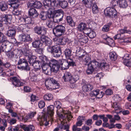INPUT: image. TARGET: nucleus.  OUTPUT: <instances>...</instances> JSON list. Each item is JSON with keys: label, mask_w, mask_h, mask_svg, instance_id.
Masks as SVG:
<instances>
[{"label": "nucleus", "mask_w": 131, "mask_h": 131, "mask_svg": "<svg viewBox=\"0 0 131 131\" xmlns=\"http://www.w3.org/2000/svg\"><path fill=\"white\" fill-rule=\"evenodd\" d=\"M42 6V4L39 1H36L35 2L34 7L37 8H39Z\"/></svg>", "instance_id": "obj_51"}, {"label": "nucleus", "mask_w": 131, "mask_h": 131, "mask_svg": "<svg viewBox=\"0 0 131 131\" xmlns=\"http://www.w3.org/2000/svg\"><path fill=\"white\" fill-rule=\"evenodd\" d=\"M28 51L30 52V54H31V52H30L29 50L27 51V56H28V59L30 65H32L36 61V57L35 56L29 55L28 53Z\"/></svg>", "instance_id": "obj_20"}, {"label": "nucleus", "mask_w": 131, "mask_h": 131, "mask_svg": "<svg viewBox=\"0 0 131 131\" xmlns=\"http://www.w3.org/2000/svg\"><path fill=\"white\" fill-rule=\"evenodd\" d=\"M127 27H124L123 29H119V31L121 34H123L126 33L129 34L131 35V31L129 30H127Z\"/></svg>", "instance_id": "obj_33"}, {"label": "nucleus", "mask_w": 131, "mask_h": 131, "mask_svg": "<svg viewBox=\"0 0 131 131\" xmlns=\"http://www.w3.org/2000/svg\"><path fill=\"white\" fill-rule=\"evenodd\" d=\"M45 85L48 89L50 90H56L59 88V84L53 78H49L46 80Z\"/></svg>", "instance_id": "obj_4"}, {"label": "nucleus", "mask_w": 131, "mask_h": 131, "mask_svg": "<svg viewBox=\"0 0 131 131\" xmlns=\"http://www.w3.org/2000/svg\"><path fill=\"white\" fill-rule=\"evenodd\" d=\"M62 54V51L54 52L52 53L53 57L55 58L60 57Z\"/></svg>", "instance_id": "obj_60"}, {"label": "nucleus", "mask_w": 131, "mask_h": 131, "mask_svg": "<svg viewBox=\"0 0 131 131\" xmlns=\"http://www.w3.org/2000/svg\"><path fill=\"white\" fill-rule=\"evenodd\" d=\"M54 40L56 41L57 43L59 45H64L66 44L67 41L66 39L64 37H62L61 38H56L54 39Z\"/></svg>", "instance_id": "obj_21"}, {"label": "nucleus", "mask_w": 131, "mask_h": 131, "mask_svg": "<svg viewBox=\"0 0 131 131\" xmlns=\"http://www.w3.org/2000/svg\"><path fill=\"white\" fill-rule=\"evenodd\" d=\"M51 2L52 6L57 7L59 3V0H50Z\"/></svg>", "instance_id": "obj_43"}, {"label": "nucleus", "mask_w": 131, "mask_h": 131, "mask_svg": "<svg viewBox=\"0 0 131 131\" xmlns=\"http://www.w3.org/2000/svg\"><path fill=\"white\" fill-rule=\"evenodd\" d=\"M30 101L31 102H34L35 101L38 100V97L35 95L32 94L30 96Z\"/></svg>", "instance_id": "obj_59"}, {"label": "nucleus", "mask_w": 131, "mask_h": 131, "mask_svg": "<svg viewBox=\"0 0 131 131\" xmlns=\"http://www.w3.org/2000/svg\"><path fill=\"white\" fill-rule=\"evenodd\" d=\"M100 67L102 69H107L109 67L108 63H106L102 62L100 64Z\"/></svg>", "instance_id": "obj_40"}, {"label": "nucleus", "mask_w": 131, "mask_h": 131, "mask_svg": "<svg viewBox=\"0 0 131 131\" xmlns=\"http://www.w3.org/2000/svg\"><path fill=\"white\" fill-rule=\"evenodd\" d=\"M53 95L50 93H47L43 96V99L46 101H49L53 98Z\"/></svg>", "instance_id": "obj_34"}, {"label": "nucleus", "mask_w": 131, "mask_h": 131, "mask_svg": "<svg viewBox=\"0 0 131 131\" xmlns=\"http://www.w3.org/2000/svg\"><path fill=\"white\" fill-rule=\"evenodd\" d=\"M82 2L87 8L91 7L93 4L92 0H83Z\"/></svg>", "instance_id": "obj_31"}, {"label": "nucleus", "mask_w": 131, "mask_h": 131, "mask_svg": "<svg viewBox=\"0 0 131 131\" xmlns=\"http://www.w3.org/2000/svg\"><path fill=\"white\" fill-rule=\"evenodd\" d=\"M6 35L9 37H14L16 34V31L14 27L9 26L8 28Z\"/></svg>", "instance_id": "obj_14"}, {"label": "nucleus", "mask_w": 131, "mask_h": 131, "mask_svg": "<svg viewBox=\"0 0 131 131\" xmlns=\"http://www.w3.org/2000/svg\"><path fill=\"white\" fill-rule=\"evenodd\" d=\"M54 105L57 110V113L60 120L63 123L67 122V120L69 122L73 117L70 111H65L61 108V104L58 101H56L54 103Z\"/></svg>", "instance_id": "obj_1"}, {"label": "nucleus", "mask_w": 131, "mask_h": 131, "mask_svg": "<svg viewBox=\"0 0 131 131\" xmlns=\"http://www.w3.org/2000/svg\"><path fill=\"white\" fill-rule=\"evenodd\" d=\"M61 51H62L60 47L57 46H53V48L52 53Z\"/></svg>", "instance_id": "obj_52"}, {"label": "nucleus", "mask_w": 131, "mask_h": 131, "mask_svg": "<svg viewBox=\"0 0 131 131\" xmlns=\"http://www.w3.org/2000/svg\"><path fill=\"white\" fill-rule=\"evenodd\" d=\"M29 15L33 18H36L38 16L37 11L34 8H30L29 10Z\"/></svg>", "instance_id": "obj_19"}, {"label": "nucleus", "mask_w": 131, "mask_h": 131, "mask_svg": "<svg viewBox=\"0 0 131 131\" xmlns=\"http://www.w3.org/2000/svg\"><path fill=\"white\" fill-rule=\"evenodd\" d=\"M92 11L93 13L94 14H96L98 12V8L96 4H93L92 8Z\"/></svg>", "instance_id": "obj_45"}, {"label": "nucleus", "mask_w": 131, "mask_h": 131, "mask_svg": "<svg viewBox=\"0 0 131 131\" xmlns=\"http://www.w3.org/2000/svg\"><path fill=\"white\" fill-rule=\"evenodd\" d=\"M118 5L117 3V1L115 0H112L110 3V6L111 7L114 8L117 5Z\"/></svg>", "instance_id": "obj_55"}, {"label": "nucleus", "mask_w": 131, "mask_h": 131, "mask_svg": "<svg viewBox=\"0 0 131 131\" xmlns=\"http://www.w3.org/2000/svg\"><path fill=\"white\" fill-rule=\"evenodd\" d=\"M79 59L82 61L85 64L91 61V58L88 53L85 52H83V54L79 57Z\"/></svg>", "instance_id": "obj_10"}, {"label": "nucleus", "mask_w": 131, "mask_h": 131, "mask_svg": "<svg viewBox=\"0 0 131 131\" xmlns=\"http://www.w3.org/2000/svg\"><path fill=\"white\" fill-rule=\"evenodd\" d=\"M42 45L40 40H35L32 43V46L34 48H39L40 47H41Z\"/></svg>", "instance_id": "obj_27"}, {"label": "nucleus", "mask_w": 131, "mask_h": 131, "mask_svg": "<svg viewBox=\"0 0 131 131\" xmlns=\"http://www.w3.org/2000/svg\"><path fill=\"white\" fill-rule=\"evenodd\" d=\"M21 128L24 131H33L35 129V127L32 125H30L28 126L23 125Z\"/></svg>", "instance_id": "obj_23"}, {"label": "nucleus", "mask_w": 131, "mask_h": 131, "mask_svg": "<svg viewBox=\"0 0 131 131\" xmlns=\"http://www.w3.org/2000/svg\"><path fill=\"white\" fill-rule=\"evenodd\" d=\"M117 3L120 8H126L128 5L126 0H117Z\"/></svg>", "instance_id": "obj_18"}, {"label": "nucleus", "mask_w": 131, "mask_h": 131, "mask_svg": "<svg viewBox=\"0 0 131 131\" xmlns=\"http://www.w3.org/2000/svg\"><path fill=\"white\" fill-rule=\"evenodd\" d=\"M131 58V55L128 54H125L124 56L122 58L123 61L125 60H129Z\"/></svg>", "instance_id": "obj_56"}, {"label": "nucleus", "mask_w": 131, "mask_h": 131, "mask_svg": "<svg viewBox=\"0 0 131 131\" xmlns=\"http://www.w3.org/2000/svg\"><path fill=\"white\" fill-rule=\"evenodd\" d=\"M89 31H87L85 32V34L87 35L90 38H93L95 37L96 36L95 32L93 31H91L90 32Z\"/></svg>", "instance_id": "obj_35"}, {"label": "nucleus", "mask_w": 131, "mask_h": 131, "mask_svg": "<svg viewBox=\"0 0 131 131\" xmlns=\"http://www.w3.org/2000/svg\"><path fill=\"white\" fill-rule=\"evenodd\" d=\"M95 68L92 65L91 63L89 64L88 69L86 70L87 74L89 75L92 74L94 71Z\"/></svg>", "instance_id": "obj_29"}, {"label": "nucleus", "mask_w": 131, "mask_h": 131, "mask_svg": "<svg viewBox=\"0 0 131 131\" xmlns=\"http://www.w3.org/2000/svg\"><path fill=\"white\" fill-rule=\"evenodd\" d=\"M114 101V102L118 103L121 100V98L119 94H115L112 97Z\"/></svg>", "instance_id": "obj_37"}, {"label": "nucleus", "mask_w": 131, "mask_h": 131, "mask_svg": "<svg viewBox=\"0 0 131 131\" xmlns=\"http://www.w3.org/2000/svg\"><path fill=\"white\" fill-rule=\"evenodd\" d=\"M54 106L53 105H50L47 107V113L50 116L51 119L53 120V115Z\"/></svg>", "instance_id": "obj_22"}, {"label": "nucleus", "mask_w": 131, "mask_h": 131, "mask_svg": "<svg viewBox=\"0 0 131 131\" xmlns=\"http://www.w3.org/2000/svg\"><path fill=\"white\" fill-rule=\"evenodd\" d=\"M6 55L9 58L11 59L14 57L15 54L13 51H9L7 53Z\"/></svg>", "instance_id": "obj_53"}, {"label": "nucleus", "mask_w": 131, "mask_h": 131, "mask_svg": "<svg viewBox=\"0 0 131 131\" xmlns=\"http://www.w3.org/2000/svg\"><path fill=\"white\" fill-rule=\"evenodd\" d=\"M40 62L39 61H37L34 62L32 65L34 67L35 69L39 70L40 68Z\"/></svg>", "instance_id": "obj_42"}, {"label": "nucleus", "mask_w": 131, "mask_h": 131, "mask_svg": "<svg viewBox=\"0 0 131 131\" xmlns=\"http://www.w3.org/2000/svg\"><path fill=\"white\" fill-rule=\"evenodd\" d=\"M52 31L53 34L56 36L60 37L64 34L65 28L61 25H58L53 29Z\"/></svg>", "instance_id": "obj_6"}, {"label": "nucleus", "mask_w": 131, "mask_h": 131, "mask_svg": "<svg viewBox=\"0 0 131 131\" xmlns=\"http://www.w3.org/2000/svg\"><path fill=\"white\" fill-rule=\"evenodd\" d=\"M91 63L95 68L99 66V63L95 60H93Z\"/></svg>", "instance_id": "obj_62"}, {"label": "nucleus", "mask_w": 131, "mask_h": 131, "mask_svg": "<svg viewBox=\"0 0 131 131\" xmlns=\"http://www.w3.org/2000/svg\"><path fill=\"white\" fill-rule=\"evenodd\" d=\"M59 3L58 5L61 6V7L63 8H66L68 5V3L67 1H60L59 0Z\"/></svg>", "instance_id": "obj_41"}, {"label": "nucleus", "mask_w": 131, "mask_h": 131, "mask_svg": "<svg viewBox=\"0 0 131 131\" xmlns=\"http://www.w3.org/2000/svg\"><path fill=\"white\" fill-rule=\"evenodd\" d=\"M60 61V65L61 66L62 70H66L69 68L68 61H65L63 62L61 61Z\"/></svg>", "instance_id": "obj_25"}, {"label": "nucleus", "mask_w": 131, "mask_h": 131, "mask_svg": "<svg viewBox=\"0 0 131 131\" xmlns=\"http://www.w3.org/2000/svg\"><path fill=\"white\" fill-rule=\"evenodd\" d=\"M84 117L81 116H79L78 118V121L76 123L77 126H80L82 124V122L84 121Z\"/></svg>", "instance_id": "obj_32"}, {"label": "nucleus", "mask_w": 131, "mask_h": 131, "mask_svg": "<svg viewBox=\"0 0 131 131\" xmlns=\"http://www.w3.org/2000/svg\"><path fill=\"white\" fill-rule=\"evenodd\" d=\"M17 65V68L20 70L27 71L30 70L28 62L24 59H20L18 61Z\"/></svg>", "instance_id": "obj_5"}, {"label": "nucleus", "mask_w": 131, "mask_h": 131, "mask_svg": "<svg viewBox=\"0 0 131 131\" xmlns=\"http://www.w3.org/2000/svg\"><path fill=\"white\" fill-rule=\"evenodd\" d=\"M19 127L18 125L15 126H11L9 128V131H19Z\"/></svg>", "instance_id": "obj_48"}, {"label": "nucleus", "mask_w": 131, "mask_h": 131, "mask_svg": "<svg viewBox=\"0 0 131 131\" xmlns=\"http://www.w3.org/2000/svg\"><path fill=\"white\" fill-rule=\"evenodd\" d=\"M8 43L9 41L6 37L1 31H0V44H1V48L3 51L5 50Z\"/></svg>", "instance_id": "obj_9"}, {"label": "nucleus", "mask_w": 131, "mask_h": 131, "mask_svg": "<svg viewBox=\"0 0 131 131\" xmlns=\"http://www.w3.org/2000/svg\"><path fill=\"white\" fill-rule=\"evenodd\" d=\"M24 90L25 92L28 93L31 91V89L28 86H25L24 87Z\"/></svg>", "instance_id": "obj_64"}, {"label": "nucleus", "mask_w": 131, "mask_h": 131, "mask_svg": "<svg viewBox=\"0 0 131 131\" xmlns=\"http://www.w3.org/2000/svg\"><path fill=\"white\" fill-rule=\"evenodd\" d=\"M19 39L20 41L24 42H29L32 39L29 34L24 33L19 35Z\"/></svg>", "instance_id": "obj_13"}, {"label": "nucleus", "mask_w": 131, "mask_h": 131, "mask_svg": "<svg viewBox=\"0 0 131 131\" xmlns=\"http://www.w3.org/2000/svg\"><path fill=\"white\" fill-rule=\"evenodd\" d=\"M77 37L79 41L80 42L85 43L88 41V39L87 37L84 34H78L77 35Z\"/></svg>", "instance_id": "obj_17"}, {"label": "nucleus", "mask_w": 131, "mask_h": 131, "mask_svg": "<svg viewBox=\"0 0 131 131\" xmlns=\"http://www.w3.org/2000/svg\"><path fill=\"white\" fill-rule=\"evenodd\" d=\"M60 61H58L56 60L52 59L49 62L50 69L51 71L56 73L59 70L60 67Z\"/></svg>", "instance_id": "obj_8"}, {"label": "nucleus", "mask_w": 131, "mask_h": 131, "mask_svg": "<svg viewBox=\"0 0 131 131\" xmlns=\"http://www.w3.org/2000/svg\"><path fill=\"white\" fill-rule=\"evenodd\" d=\"M8 4L10 6V7L13 8H18L20 5L18 0H9Z\"/></svg>", "instance_id": "obj_16"}, {"label": "nucleus", "mask_w": 131, "mask_h": 131, "mask_svg": "<svg viewBox=\"0 0 131 131\" xmlns=\"http://www.w3.org/2000/svg\"><path fill=\"white\" fill-rule=\"evenodd\" d=\"M66 20L67 23L71 27H73L75 26V23L74 22L72 18L70 16H67Z\"/></svg>", "instance_id": "obj_26"}, {"label": "nucleus", "mask_w": 131, "mask_h": 131, "mask_svg": "<svg viewBox=\"0 0 131 131\" xmlns=\"http://www.w3.org/2000/svg\"><path fill=\"white\" fill-rule=\"evenodd\" d=\"M18 8H13V10L12 13L14 15H20L21 13V11L18 10L17 9Z\"/></svg>", "instance_id": "obj_44"}, {"label": "nucleus", "mask_w": 131, "mask_h": 131, "mask_svg": "<svg viewBox=\"0 0 131 131\" xmlns=\"http://www.w3.org/2000/svg\"><path fill=\"white\" fill-rule=\"evenodd\" d=\"M40 18L42 20H44L47 18V13L44 11H41L39 15Z\"/></svg>", "instance_id": "obj_38"}, {"label": "nucleus", "mask_w": 131, "mask_h": 131, "mask_svg": "<svg viewBox=\"0 0 131 131\" xmlns=\"http://www.w3.org/2000/svg\"><path fill=\"white\" fill-rule=\"evenodd\" d=\"M72 52V50L69 48H66L64 51L65 56L68 59H70Z\"/></svg>", "instance_id": "obj_28"}, {"label": "nucleus", "mask_w": 131, "mask_h": 131, "mask_svg": "<svg viewBox=\"0 0 131 131\" xmlns=\"http://www.w3.org/2000/svg\"><path fill=\"white\" fill-rule=\"evenodd\" d=\"M81 84L82 85V90L84 92L90 91L93 89L92 85L89 84L84 80H82Z\"/></svg>", "instance_id": "obj_12"}, {"label": "nucleus", "mask_w": 131, "mask_h": 131, "mask_svg": "<svg viewBox=\"0 0 131 131\" xmlns=\"http://www.w3.org/2000/svg\"><path fill=\"white\" fill-rule=\"evenodd\" d=\"M95 68L92 65L91 63L89 64L88 69L86 70L87 74L89 75L92 74L94 71Z\"/></svg>", "instance_id": "obj_30"}, {"label": "nucleus", "mask_w": 131, "mask_h": 131, "mask_svg": "<svg viewBox=\"0 0 131 131\" xmlns=\"http://www.w3.org/2000/svg\"><path fill=\"white\" fill-rule=\"evenodd\" d=\"M62 79L64 82H69L70 83V86L71 88H74L75 83L78 79V78H75L73 77L70 72H68L64 73Z\"/></svg>", "instance_id": "obj_3"}, {"label": "nucleus", "mask_w": 131, "mask_h": 131, "mask_svg": "<svg viewBox=\"0 0 131 131\" xmlns=\"http://www.w3.org/2000/svg\"><path fill=\"white\" fill-rule=\"evenodd\" d=\"M51 44L50 45L48 46L47 45H46L45 44H44L43 43V44L45 45V46H48V47L47 48V50L49 52H50L51 53V54L52 53L53 50V46H52V47L50 46V45H51L52 42L51 41Z\"/></svg>", "instance_id": "obj_58"}, {"label": "nucleus", "mask_w": 131, "mask_h": 131, "mask_svg": "<svg viewBox=\"0 0 131 131\" xmlns=\"http://www.w3.org/2000/svg\"><path fill=\"white\" fill-rule=\"evenodd\" d=\"M8 8L7 4L4 1L0 2V9L2 11H5Z\"/></svg>", "instance_id": "obj_24"}, {"label": "nucleus", "mask_w": 131, "mask_h": 131, "mask_svg": "<svg viewBox=\"0 0 131 131\" xmlns=\"http://www.w3.org/2000/svg\"><path fill=\"white\" fill-rule=\"evenodd\" d=\"M105 15L111 18H116L117 17V12L114 8L108 7L104 10Z\"/></svg>", "instance_id": "obj_7"}, {"label": "nucleus", "mask_w": 131, "mask_h": 131, "mask_svg": "<svg viewBox=\"0 0 131 131\" xmlns=\"http://www.w3.org/2000/svg\"><path fill=\"white\" fill-rule=\"evenodd\" d=\"M8 15H7L4 14L2 15L1 16V19H0L3 23L4 21L7 22L9 20Z\"/></svg>", "instance_id": "obj_39"}, {"label": "nucleus", "mask_w": 131, "mask_h": 131, "mask_svg": "<svg viewBox=\"0 0 131 131\" xmlns=\"http://www.w3.org/2000/svg\"><path fill=\"white\" fill-rule=\"evenodd\" d=\"M35 33L38 35H41V40L46 45H50L51 44V40L49 38L45 35L47 34V28L44 27L36 26L34 28Z\"/></svg>", "instance_id": "obj_2"}, {"label": "nucleus", "mask_w": 131, "mask_h": 131, "mask_svg": "<svg viewBox=\"0 0 131 131\" xmlns=\"http://www.w3.org/2000/svg\"><path fill=\"white\" fill-rule=\"evenodd\" d=\"M123 63L127 67H131V61H130L125 60L123 61Z\"/></svg>", "instance_id": "obj_61"}, {"label": "nucleus", "mask_w": 131, "mask_h": 131, "mask_svg": "<svg viewBox=\"0 0 131 131\" xmlns=\"http://www.w3.org/2000/svg\"><path fill=\"white\" fill-rule=\"evenodd\" d=\"M38 105L40 108H42L45 107V102L43 101H40L38 102Z\"/></svg>", "instance_id": "obj_57"}, {"label": "nucleus", "mask_w": 131, "mask_h": 131, "mask_svg": "<svg viewBox=\"0 0 131 131\" xmlns=\"http://www.w3.org/2000/svg\"><path fill=\"white\" fill-rule=\"evenodd\" d=\"M118 103L114 102L113 104L112 105V107L114 108L115 110H118L120 109V107L118 105Z\"/></svg>", "instance_id": "obj_54"}, {"label": "nucleus", "mask_w": 131, "mask_h": 131, "mask_svg": "<svg viewBox=\"0 0 131 131\" xmlns=\"http://www.w3.org/2000/svg\"><path fill=\"white\" fill-rule=\"evenodd\" d=\"M35 2L33 1H31L28 2L27 3V6L28 8L34 7Z\"/></svg>", "instance_id": "obj_63"}, {"label": "nucleus", "mask_w": 131, "mask_h": 131, "mask_svg": "<svg viewBox=\"0 0 131 131\" xmlns=\"http://www.w3.org/2000/svg\"><path fill=\"white\" fill-rule=\"evenodd\" d=\"M12 84L15 87H19L23 85L24 83L23 80H20L17 77H13L10 78Z\"/></svg>", "instance_id": "obj_11"}, {"label": "nucleus", "mask_w": 131, "mask_h": 131, "mask_svg": "<svg viewBox=\"0 0 131 131\" xmlns=\"http://www.w3.org/2000/svg\"><path fill=\"white\" fill-rule=\"evenodd\" d=\"M26 28V26L24 24H21L17 28L20 31H25V30Z\"/></svg>", "instance_id": "obj_47"}, {"label": "nucleus", "mask_w": 131, "mask_h": 131, "mask_svg": "<svg viewBox=\"0 0 131 131\" xmlns=\"http://www.w3.org/2000/svg\"><path fill=\"white\" fill-rule=\"evenodd\" d=\"M47 26L49 28H52L55 26V24L53 21H51L48 20L46 23Z\"/></svg>", "instance_id": "obj_46"}, {"label": "nucleus", "mask_w": 131, "mask_h": 131, "mask_svg": "<svg viewBox=\"0 0 131 131\" xmlns=\"http://www.w3.org/2000/svg\"><path fill=\"white\" fill-rule=\"evenodd\" d=\"M99 92V90H94L91 92L90 93V95L91 97L95 96L96 97Z\"/></svg>", "instance_id": "obj_50"}, {"label": "nucleus", "mask_w": 131, "mask_h": 131, "mask_svg": "<svg viewBox=\"0 0 131 131\" xmlns=\"http://www.w3.org/2000/svg\"><path fill=\"white\" fill-rule=\"evenodd\" d=\"M63 17L62 16H61L60 17H58L54 15L53 19V21L55 23L59 22L62 20Z\"/></svg>", "instance_id": "obj_49"}, {"label": "nucleus", "mask_w": 131, "mask_h": 131, "mask_svg": "<svg viewBox=\"0 0 131 131\" xmlns=\"http://www.w3.org/2000/svg\"><path fill=\"white\" fill-rule=\"evenodd\" d=\"M110 57L112 61H115L117 59V55L114 52H111L109 54Z\"/></svg>", "instance_id": "obj_36"}, {"label": "nucleus", "mask_w": 131, "mask_h": 131, "mask_svg": "<svg viewBox=\"0 0 131 131\" xmlns=\"http://www.w3.org/2000/svg\"><path fill=\"white\" fill-rule=\"evenodd\" d=\"M86 24L84 23H81L78 26V28L81 31H83L84 33L87 31H90L91 29L86 27Z\"/></svg>", "instance_id": "obj_15"}]
</instances>
